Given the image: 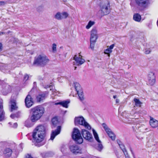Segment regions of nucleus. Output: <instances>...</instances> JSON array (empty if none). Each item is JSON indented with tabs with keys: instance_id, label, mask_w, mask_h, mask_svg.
I'll list each match as a JSON object with an SVG mask.
<instances>
[{
	"instance_id": "41",
	"label": "nucleus",
	"mask_w": 158,
	"mask_h": 158,
	"mask_svg": "<svg viewBox=\"0 0 158 158\" xmlns=\"http://www.w3.org/2000/svg\"><path fill=\"white\" fill-rule=\"evenodd\" d=\"M29 76L28 75L25 74L24 75V79L26 80V81L28 79Z\"/></svg>"
},
{
	"instance_id": "38",
	"label": "nucleus",
	"mask_w": 158,
	"mask_h": 158,
	"mask_svg": "<svg viewBox=\"0 0 158 158\" xmlns=\"http://www.w3.org/2000/svg\"><path fill=\"white\" fill-rule=\"evenodd\" d=\"M119 146L122 151L126 149L125 146L122 144H119Z\"/></svg>"
},
{
	"instance_id": "11",
	"label": "nucleus",
	"mask_w": 158,
	"mask_h": 158,
	"mask_svg": "<svg viewBox=\"0 0 158 158\" xmlns=\"http://www.w3.org/2000/svg\"><path fill=\"white\" fill-rule=\"evenodd\" d=\"M148 82L151 85H153L155 82V76L154 73L152 72H150L148 77Z\"/></svg>"
},
{
	"instance_id": "32",
	"label": "nucleus",
	"mask_w": 158,
	"mask_h": 158,
	"mask_svg": "<svg viewBox=\"0 0 158 158\" xmlns=\"http://www.w3.org/2000/svg\"><path fill=\"white\" fill-rule=\"evenodd\" d=\"M102 126L106 133L110 130V129L107 126L105 123H103L102 124Z\"/></svg>"
},
{
	"instance_id": "46",
	"label": "nucleus",
	"mask_w": 158,
	"mask_h": 158,
	"mask_svg": "<svg viewBox=\"0 0 158 158\" xmlns=\"http://www.w3.org/2000/svg\"><path fill=\"white\" fill-rule=\"evenodd\" d=\"M117 141L119 145V144H122L120 140H117Z\"/></svg>"
},
{
	"instance_id": "42",
	"label": "nucleus",
	"mask_w": 158,
	"mask_h": 158,
	"mask_svg": "<svg viewBox=\"0 0 158 158\" xmlns=\"http://www.w3.org/2000/svg\"><path fill=\"white\" fill-rule=\"evenodd\" d=\"M2 44L1 43H0V52L2 50Z\"/></svg>"
},
{
	"instance_id": "44",
	"label": "nucleus",
	"mask_w": 158,
	"mask_h": 158,
	"mask_svg": "<svg viewBox=\"0 0 158 158\" xmlns=\"http://www.w3.org/2000/svg\"><path fill=\"white\" fill-rule=\"evenodd\" d=\"M131 153L133 157H134V158H135L134 154L133 152L132 151V150L131 149Z\"/></svg>"
},
{
	"instance_id": "10",
	"label": "nucleus",
	"mask_w": 158,
	"mask_h": 158,
	"mask_svg": "<svg viewBox=\"0 0 158 158\" xmlns=\"http://www.w3.org/2000/svg\"><path fill=\"white\" fill-rule=\"evenodd\" d=\"M92 131L95 139L98 143V146L97 148V149L99 151H101L103 148L102 145L101 143V141L99 139L98 135L95 130L94 129H93Z\"/></svg>"
},
{
	"instance_id": "25",
	"label": "nucleus",
	"mask_w": 158,
	"mask_h": 158,
	"mask_svg": "<svg viewBox=\"0 0 158 158\" xmlns=\"http://www.w3.org/2000/svg\"><path fill=\"white\" fill-rule=\"evenodd\" d=\"M18 107L17 106L16 103L14 101H11V111H13L14 110L17 109Z\"/></svg>"
},
{
	"instance_id": "17",
	"label": "nucleus",
	"mask_w": 158,
	"mask_h": 158,
	"mask_svg": "<svg viewBox=\"0 0 158 158\" xmlns=\"http://www.w3.org/2000/svg\"><path fill=\"white\" fill-rule=\"evenodd\" d=\"M5 112L3 109V106L2 101H0V121L4 119Z\"/></svg>"
},
{
	"instance_id": "48",
	"label": "nucleus",
	"mask_w": 158,
	"mask_h": 158,
	"mask_svg": "<svg viewBox=\"0 0 158 158\" xmlns=\"http://www.w3.org/2000/svg\"><path fill=\"white\" fill-rule=\"evenodd\" d=\"M10 90L9 91H8V92L6 93H4V92H3V94L5 95H6L7 94V93H8L9 92H10Z\"/></svg>"
},
{
	"instance_id": "56",
	"label": "nucleus",
	"mask_w": 158,
	"mask_h": 158,
	"mask_svg": "<svg viewBox=\"0 0 158 158\" xmlns=\"http://www.w3.org/2000/svg\"><path fill=\"white\" fill-rule=\"evenodd\" d=\"M43 145V144H40V146H41V145Z\"/></svg>"
},
{
	"instance_id": "55",
	"label": "nucleus",
	"mask_w": 158,
	"mask_h": 158,
	"mask_svg": "<svg viewBox=\"0 0 158 158\" xmlns=\"http://www.w3.org/2000/svg\"><path fill=\"white\" fill-rule=\"evenodd\" d=\"M76 68H77V67H75V69H74L76 70Z\"/></svg>"
},
{
	"instance_id": "13",
	"label": "nucleus",
	"mask_w": 158,
	"mask_h": 158,
	"mask_svg": "<svg viewBox=\"0 0 158 158\" xmlns=\"http://www.w3.org/2000/svg\"><path fill=\"white\" fill-rule=\"evenodd\" d=\"M81 57H77L76 55H75L73 57V59L75 60L76 62H74V64L76 65L79 66L83 64L85 61V60L81 58Z\"/></svg>"
},
{
	"instance_id": "36",
	"label": "nucleus",
	"mask_w": 158,
	"mask_h": 158,
	"mask_svg": "<svg viewBox=\"0 0 158 158\" xmlns=\"http://www.w3.org/2000/svg\"><path fill=\"white\" fill-rule=\"evenodd\" d=\"M56 45L55 44H53L52 46V51L53 52H55L56 51Z\"/></svg>"
},
{
	"instance_id": "21",
	"label": "nucleus",
	"mask_w": 158,
	"mask_h": 158,
	"mask_svg": "<svg viewBox=\"0 0 158 158\" xmlns=\"http://www.w3.org/2000/svg\"><path fill=\"white\" fill-rule=\"evenodd\" d=\"M69 103V100L63 101L62 102H59L55 103V105H60L64 107L67 108L68 107V104Z\"/></svg>"
},
{
	"instance_id": "23",
	"label": "nucleus",
	"mask_w": 158,
	"mask_h": 158,
	"mask_svg": "<svg viewBox=\"0 0 158 158\" xmlns=\"http://www.w3.org/2000/svg\"><path fill=\"white\" fill-rule=\"evenodd\" d=\"M4 153L6 157H9L11 156L12 151L10 148H6L5 150Z\"/></svg>"
},
{
	"instance_id": "52",
	"label": "nucleus",
	"mask_w": 158,
	"mask_h": 158,
	"mask_svg": "<svg viewBox=\"0 0 158 158\" xmlns=\"http://www.w3.org/2000/svg\"><path fill=\"white\" fill-rule=\"evenodd\" d=\"M113 98H114V99H115V98H116V97H117V96H116V95H114V96H113Z\"/></svg>"
},
{
	"instance_id": "49",
	"label": "nucleus",
	"mask_w": 158,
	"mask_h": 158,
	"mask_svg": "<svg viewBox=\"0 0 158 158\" xmlns=\"http://www.w3.org/2000/svg\"><path fill=\"white\" fill-rule=\"evenodd\" d=\"M63 0V2H64V3L65 4H66V2H67V0Z\"/></svg>"
},
{
	"instance_id": "50",
	"label": "nucleus",
	"mask_w": 158,
	"mask_h": 158,
	"mask_svg": "<svg viewBox=\"0 0 158 158\" xmlns=\"http://www.w3.org/2000/svg\"><path fill=\"white\" fill-rule=\"evenodd\" d=\"M64 147H65V146H64V145H63L62 147L61 148V150L62 151H63V148H64Z\"/></svg>"
},
{
	"instance_id": "22",
	"label": "nucleus",
	"mask_w": 158,
	"mask_h": 158,
	"mask_svg": "<svg viewBox=\"0 0 158 158\" xmlns=\"http://www.w3.org/2000/svg\"><path fill=\"white\" fill-rule=\"evenodd\" d=\"M114 46V44H112L110 45L109 48L105 50L104 51V53L105 54L108 55V56L110 57V53L112 52V50Z\"/></svg>"
},
{
	"instance_id": "7",
	"label": "nucleus",
	"mask_w": 158,
	"mask_h": 158,
	"mask_svg": "<svg viewBox=\"0 0 158 158\" xmlns=\"http://www.w3.org/2000/svg\"><path fill=\"white\" fill-rule=\"evenodd\" d=\"M99 12H100L102 16L107 15L110 12V4L108 2L105 3L101 4Z\"/></svg>"
},
{
	"instance_id": "29",
	"label": "nucleus",
	"mask_w": 158,
	"mask_h": 158,
	"mask_svg": "<svg viewBox=\"0 0 158 158\" xmlns=\"http://www.w3.org/2000/svg\"><path fill=\"white\" fill-rule=\"evenodd\" d=\"M61 14L62 19H66L69 16L68 13L66 12H63L61 13Z\"/></svg>"
},
{
	"instance_id": "30",
	"label": "nucleus",
	"mask_w": 158,
	"mask_h": 158,
	"mask_svg": "<svg viewBox=\"0 0 158 158\" xmlns=\"http://www.w3.org/2000/svg\"><path fill=\"white\" fill-rule=\"evenodd\" d=\"M95 23L94 21H90L88 22V24L86 26V28L87 29H89Z\"/></svg>"
},
{
	"instance_id": "28",
	"label": "nucleus",
	"mask_w": 158,
	"mask_h": 158,
	"mask_svg": "<svg viewBox=\"0 0 158 158\" xmlns=\"http://www.w3.org/2000/svg\"><path fill=\"white\" fill-rule=\"evenodd\" d=\"M61 15L60 12H58L55 15L54 18L55 19L58 20H61L62 19L61 16Z\"/></svg>"
},
{
	"instance_id": "43",
	"label": "nucleus",
	"mask_w": 158,
	"mask_h": 158,
	"mask_svg": "<svg viewBox=\"0 0 158 158\" xmlns=\"http://www.w3.org/2000/svg\"><path fill=\"white\" fill-rule=\"evenodd\" d=\"M17 126H18V125H17V123H15L14 124L13 127H17Z\"/></svg>"
},
{
	"instance_id": "57",
	"label": "nucleus",
	"mask_w": 158,
	"mask_h": 158,
	"mask_svg": "<svg viewBox=\"0 0 158 158\" xmlns=\"http://www.w3.org/2000/svg\"><path fill=\"white\" fill-rule=\"evenodd\" d=\"M50 87V86H49L48 87Z\"/></svg>"
},
{
	"instance_id": "1",
	"label": "nucleus",
	"mask_w": 158,
	"mask_h": 158,
	"mask_svg": "<svg viewBox=\"0 0 158 158\" xmlns=\"http://www.w3.org/2000/svg\"><path fill=\"white\" fill-rule=\"evenodd\" d=\"M45 128L42 125H40L34 130L32 136L34 141L37 143H40L44 139L45 134Z\"/></svg>"
},
{
	"instance_id": "31",
	"label": "nucleus",
	"mask_w": 158,
	"mask_h": 158,
	"mask_svg": "<svg viewBox=\"0 0 158 158\" xmlns=\"http://www.w3.org/2000/svg\"><path fill=\"white\" fill-rule=\"evenodd\" d=\"M25 125L28 127H31L32 125L31 123L30 120L27 119L25 122Z\"/></svg>"
},
{
	"instance_id": "18",
	"label": "nucleus",
	"mask_w": 158,
	"mask_h": 158,
	"mask_svg": "<svg viewBox=\"0 0 158 158\" xmlns=\"http://www.w3.org/2000/svg\"><path fill=\"white\" fill-rule=\"evenodd\" d=\"M147 0H135L137 4L141 7H145L147 5Z\"/></svg>"
},
{
	"instance_id": "2",
	"label": "nucleus",
	"mask_w": 158,
	"mask_h": 158,
	"mask_svg": "<svg viewBox=\"0 0 158 158\" xmlns=\"http://www.w3.org/2000/svg\"><path fill=\"white\" fill-rule=\"evenodd\" d=\"M44 109L40 106L35 107L31 110V116L30 120L32 122H34L39 120L44 113Z\"/></svg>"
},
{
	"instance_id": "5",
	"label": "nucleus",
	"mask_w": 158,
	"mask_h": 158,
	"mask_svg": "<svg viewBox=\"0 0 158 158\" xmlns=\"http://www.w3.org/2000/svg\"><path fill=\"white\" fill-rule=\"evenodd\" d=\"M72 136L73 139L77 143L81 144L83 143V138L81 135V133L78 128H73Z\"/></svg>"
},
{
	"instance_id": "6",
	"label": "nucleus",
	"mask_w": 158,
	"mask_h": 158,
	"mask_svg": "<svg viewBox=\"0 0 158 158\" xmlns=\"http://www.w3.org/2000/svg\"><path fill=\"white\" fill-rule=\"evenodd\" d=\"M74 123L75 125H80L83 126L88 130H90L91 128L90 125L82 116L76 117L74 119Z\"/></svg>"
},
{
	"instance_id": "54",
	"label": "nucleus",
	"mask_w": 158,
	"mask_h": 158,
	"mask_svg": "<svg viewBox=\"0 0 158 158\" xmlns=\"http://www.w3.org/2000/svg\"><path fill=\"white\" fill-rule=\"evenodd\" d=\"M27 158H33L31 156H30V155H28V157Z\"/></svg>"
},
{
	"instance_id": "33",
	"label": "nucleus",
	"mask_w": 158,
	"mask_h": 158,
	"mask_svg": "<svg viewBox=\"0 0 158 158\" xmlns=\"http://www.w3.org/2000/svg\"><path fill=\"white\" fill-rule=\"evenodd\" d=\"M20 114V112L18 111L15 114H11L10 115V117L12 118H14L15 117L18 118Z\"/></svg>"
},
{
	"instance_id": "20",
	"label": "nucleus",
	"mask_w": 158,
	"mask_h": 158,
	"mask_svg": "<svg viewBox=\"0 0 158 158\" xmlns=\"http://www.w3.org/2000/svg\"><path fill=\"white\" fill-rule=\"evenodd\" d=\"M70 149L71 152L74 154H76L79 152V149L78 146L76 145L71 146Z\"/></svg>"
},
{
	"instance_id": "9",
	"label": "nucleus",
	"mask_w": 158,
	"mask_h": 158,
	"mask_svg": "<svg viewBox=\"0 0 158 158\" xmlns=\"http://www.w3.org/2000/svg\"><path fill=\"white\" fill-rule=\"evenodd\" d=\"M81 133L83 137L86 140L91 141L93 139L92 134L88 131L82 129Z\"/></svg>"
},
{
	"instance_id": "3",
	"label": "nucleus",
	"mask_w": 158,
	"mask_h": 158,
	"mask_svg": "<svg viewBox=\"0 0 158 158\" xmlns=\"http://www.w3.org/2000/svg\"><path fill=\"white\" fill-rule=\"evenodd\" d=\"M70 86L71 87V94L74 96V94H77L80 100L83 101L84 100V94L82 88L80 84L77 82H74L73 83L71 84Z\"/></svg>"
},
{
	"instance_id": "16",
	"label": "nucleus",
	"mask_w": 158,
	"mask_h": 158,
	"mask_svg": "<svg viewBox=\"0 0 158 158\" xmlns=\"http://www.w3.org/2000/svg\"><path fill=\"white\" fill-rule=\"evenodd\" d=\"M47 93H44L38 95L36 97V99L38 102H40L44 100L46 97Z\"/></svg>"
},
{
	"instance_id": "26",
	"label": "nucleus",
	"mask_w": 158,
	"mask_h": 158,
	"mask_svg": "<svg viewBox=\"0 0 158 158\" xmlns=\"http://www.w3.org/2000/svg\"><path fill=\"white\" fill-rule=\"evenodd\" d=\"M109 137L113 140H115V136L114 134L112 132L111 130H110L108 132L106 133Z\"/></svg>"
},
{
	"instance_id": "39",
	"label": "nucleus",
	"mask_w": 158,
	"mask_h": 158,
	"mask_svg": "<svg viewBox=\"0 0 158 158\" xmlns=\"http://www.w3.org/2000/svg\"><path fill=\"white\" fill-rule=\"evenodd\" d=\"M7 3L6 2L1 1L0 2V6H4Z\"/></svg>"
},
{
	"instance_id": "19",
	"label": "nucleus",
	"mask_w": 158,
	"mask_h": 158,
	"mask_svg": "<svg viewBox=\"0 0 158 158\" xmlns=\"http://www.w3.org/2000/svg\"><path fill=\"white\" fill-rule=\"evenodd\" d=\"M150 124L152 128H155L158 126V121L151 118L150 121Z\"/></svg>"
},
{
	"instance_id": "12",
	"label": "nucleus",
	"mask_w": 158,
	"mask_h": 158,
	"mask_svg": "<svg viewBox=\"0 0 158 158\" xmlns=\"http://www.w3.org/2000/svg\"><path fill=\"white\" fill-rule=\"evenodd\" d=\"M61 129V126H58L57 127L56 129L52 131L51 134V137L50 139L53 140L55 137L60 133Z\"/></svg>"
},
{
	"instance_id": "45",
	"label": "nucleus",
	"mask_w": 158,
	"mask_h": 158,
	"mask_svg": "<svg viewBox=\"0 0 158 158\" xmlns=\"http://www.w3.org/2000/svg\"><path fill=\"white\" fill-rule=\"evenodd\" d=\"M119 102V99H116V103H118Z\"/></svg>"
},
{
	"instance_id": "14",
	"label": "nucleus",
	"mask_w": 158,
	"mask_h": 158,
	"mask_svg": "<svg viewBox=\"0 0 158 158\" xmlns=\"http://www.w3.org/2000/svg\"><path fill=\"white\" fill-rule=\"evenodd\" d=\"M97 33V31L96 28H93L91 31L90 41H96L98 37Z\"/></svg>"
},
{
	"instance_id": "34",
	"label": "nucleus",
	"mask_w": 158,
	"mask_h": 158,
	"mask_svg": "<svg viewBox=\"0 0 158 158\" xmlns=\"http://www.w3.org/2000/svg\"><path fill=\"white\" fill-rule=\"evenodd\" d=\"M96 41H90V48L92 50H94V47Z\"/></svg>"
},
{
	"instance_id": "24",
	"label": "nucleus",
	"mask_w": 158,
	"mask_h": 158,
	"mask_svg": "<svg viewBox=\"0 0 158 158\" xmlns=\"http://www.w3.org/2000/svg\"><path fill=\"white\" fill-rule=\"evenodd\" d=\"M133 19L135 21L139 22L141 19V17L139 14H135L133 15Z\"/></svg>"
},
{
	"instance_id": "27",
	"label": "nucleus",
	"mask_w": 158,
	"mask_h": 158,
	"mask_svg": "<svg viewBox=\"0 0 158 158\" xmlns=\"http://www.w3.org/2000/svg\"><path fill=\"white\" fill-rule=\"evenodd\" d=\"M134 101L135 103V106H136L140 107L142 104V103L139 99L136 98H135L134 99Z\"/></svg>"
},
{
	"instance_id": "4",
	"label": "nucleus",
	"mask_w": 158,
	"mask_h": 158,
	"mask_svg": "<svg viewBox=\"0 0 158 158\" xmlns=\"http://www.w3.org/2000/svg\"><path fill=\"white\" fill-rule=\"evenodd\" d=\"M49 62V60L45 55H40L35 58L34 64L44 66L47 64Z\"/></svg>"
},
{
	"instance_id": "15",
	"label": "nucleus",
	"mask_w": 158,
	"mask_h": 158,
	"mask_svg": "<svg viewBox=\"0 0 158 158\" xmlns=\"http://www.w3.org/2000/svg\"><path fill=\"white\" fill-rule=\"evenodd\" d=\"M25 103L26 106L29 108L31 107L33 104V102L32 99L30 95H28L25 99Z\"/></svg>"
},
{
	"instance_id": "37",
	"label": "nucleus",
	"mask_w": 158,
	"mask_h": 158,
	"mask_svg": "<svg viewBox=\"0 0 158 158\" xmlns=\"http://www.w3.org/2000/svg\"><path fill=\"white\" fill-rule=\"evenodd\" d=\"M151 51V50L150 49H149H149H146L145 50V51L144 53L146 54H149L150 53Z\"/></svg>"
},
{
	"instance_id": "35",
	"label": "nucleus",
	"mask_w": 158,
	"mask_h": 158,
	"mask_svg": "<svg viewBox=\"0 0 158 158\" xmlns=\"http://www.w3.org/2000/svg\"><path fill=\"white\" fill-rule=\"evenodd\" d=\"M52 124L54 125H56L58 122L57 118L56 117L53 118L52 119Z\"/></svg>"
},
{
	"instance_id": "47",
	"label": "nucleus",
	"mask_w": 158,
	"mask_h": 158,
	"mask_svg": "<svg viewBox=\"0 0 158 158\" xmlns=\"http://www.w3.org/2000/svg\"><path fill=\"white\" fill-rule=\"evenodd\" d=\"M144 128H145V130H142V131L143 132H145V131H148L147 130H148V128H145V127H144Z\"/></svg>"
},
{
	"instance_id": "8",
	"label": "nucleus",
	"mask_w": 158,
	"mask_h": 158,
	"mask_svg": "<svg viewBox=\"0 0 158 158\" xmlns=\"http://www.w3.org/2000/svg\"><path fill=\"white\" fill-rule=\"evenodd\" d=\"M122 116L128 119V121L127 123H134L135 122H137L136 120L138 119L137 118H133L132 116L130 113L126 111H124L122 113Z\"/></svg>"
},
{
	"instance_id": "53",
	"label": "nucleus",
	"mask_w": 158,
	"mask_h": 158,
	"mask_svg": "<svg viewBox=\"0 0 158 158\" xmlns=\"http://www.w3.org/2000/svg\"><path fill=\"white\" fill-rule=\"evenodd\" d=\"M4 34V33L3 32H0V35H3Z\"/></svg>"
},
{
	"instance_id": "40",
	"label": "nucleus",
	"mask_w": 158,
	"mask_h": 158,
	"mask_svg": "<svg viewBox=\"0 0 158 158\" xmlns=\"http://www.w3.org/2000/svg\"><path fill=\"white\" fill-rule=\"evenodd\" d=\"M123 151V152L124 153V154L125 155V156H126L128 155L126 149Z\"/></svg>"
},
{
	"instance_id": "51",
	"label": "nucleus",
	"mask_w": 158,
	"mask_h": 158,
	"mask_svg": "<svg viewBox=\"0 0 158 158\" xmlns=\"http://www.w3.org/2000/svg\"><path fill=\"white\" fill-rule=\"evenodd\" d=\"M125 157L126 158H130L129 156L128 155L126 156Z\"/></svg>"
}]
</instances>
